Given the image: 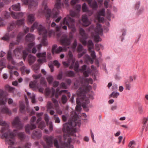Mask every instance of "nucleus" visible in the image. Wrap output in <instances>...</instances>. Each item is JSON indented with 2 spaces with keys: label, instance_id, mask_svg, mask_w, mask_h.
Wrapping results in <instances>:
<instances>
[{
  "label": "nucleus",
  "instance_id": "de8ad7c7",
  "mask_svg": "<svg viewBox=\"0 0 148 148\" xmlns=\"http://www.w3.org/2000/svg\"><path fill=\"white\" fill-rule=\"evenodd\" d=\"M53 78L52 76H49L47 78V79L49 84H51L53 81Z\"/></svg>",
  "mask_w": 148,
  "mask_h": 148
},
{
  "label": "nucleus",
  "instance_id": "bf43d9fd",
  "mask_svg": "<svg viewBox=\"0 0 148 148\" xmlns=\"http://www.w3.org/2000/svg\"><path fill=\"white\" fill-rule=\"evenodd\" d=\"M55 117V122L56 123H59L60 122V120L58 116V115L56 114H55L54 115Z\"/></svg>",
  "mask_w": 148,
  "mask_h": 148
},
{
  "label": "nucleus",
  "instance_id": "cd10ccee",
  "mask_svg": "<svg viewBox=\"0 0 148 148\" xmlns=\"http://www.w3.org/2000/svg\"><path fill=\"white\" fill-rule=\"evenodd\" d=\"M119 95V92H115L113 91L109 96V98L110 99L112 97L113 98H117Z\"/></svg>",
  "mask_w": 148,
  "mask_h": 148
},
{
  "label": "nucleus",
  "instance_id": "2eb2a0df",
  "mask_svg": "<svg viewBox=\"0 0 148 148\" xmlns=\"http://www.w3.org/2000/svg\"><path fill=\"white\" fill-rule=\"evenodd\" d=\"M32 135L33 138L39 139L41 137L42 134L40 131H36L33 132Z\"/></svg>",
  "mask_w": 148,
  "mask_h": 148
},
{
  "label": "nucleus",
  "instance_id": "393cba45",
  "mask_svg": "<svg viewBox=\"0 0 148 148\" xmlns=\"http://www.w3.org/2000/svg\"><path fill=\"white\" fill-rule=\"evenodd\" d=\"M88 47L89 50L92 49L94 47V44L91 40H89L87 42Z\"/></svg>",
  "mask_w": 148,
  "mask_h": 148
},
{
  "label": "nucleus",
  "instance_id": "79ce46f5",
  "mask_svg": "<svg viewBox=\"0 0 148 148\" xmlns=\"http://www.w3.org/2000/svg\"><path fill=\"white\" fill-rule=\"evenodd\" d=\"M25 109V105L23 104H21L20 105V111L21 113H23Z\"/></svg>",
  "mask_w": 148,
  "mask_h": 148
},
{
  "label": "nucleus",
  "instance_id": "f8f14e48",
  "mask_svg": "<svg viewBox=\"0 0 148 148\" xmlns=\"http://www.w3.org/2000/svg\"><path fill=\"white\" fill-rule=\"evenodd\" d=\"M72 127L67 125V123H65L63 125L62 130L64 132L70 133Z\"/></svg>",
  "mask_w": 148,
  "mask_h": 148
},
{
  "label": "nucleus",
  "instance_id": "f704fd0d",
  "mask_svg": "<svg viewBox=\"0 0 148 148\" xmlns=\"http://www.w3.org/2000/svg\"><path fill=\"white\" fill-rule=\"evenodd\" d=\"M24 18L18 20L16 22V24L19 26L23 25L24 23Z\"/></svg>",
  "mask_w": 148,
  "mask_h": 148
},
{
  "label": "nucleus",
  "instance_id": "58836bf2",
  "mask_svg": "<svg viewBox=\"0 0 148 148\" xmlns=\"http://www.w3.org/2000/svg\"><path fill=\"white\" fill-rule=\"evenodd\" d=\"M46 52H45L43 53H38L36 54V56L38 58L45 57H46Z\"/></svg>",
  "mask_w": 148,
  "mask_h": 148
},
{
  "label": "nucleus",
  "instance_id": "2f4dec72",
  "mask_svg": "<svg viewBox=\"0 0 148 148\" xmlns=\"http://www.w3.org/2000/svg\"><path fill=\"white\" fill-rule=\"evenodd\" d=\"M82 9L83 12H88V7L86 3H84L82 7Z\"/></svg>",
  "mask_w": 148,
  "mask_h": 148
},
{
  "label": "nucleus",
  "instance_id": "69168bd1",
  "mask_svg": "<svg viewBox=\"0 0 148 148\" xmlns=\"http://www.w3.org/2000/svg\"><path fill=\"white\" fill-rule=\"evenodd\" d=\"M53 63L54 65L57 66L58 68L60 66V64L59 63L58 61L57 60H54L53 61Z\"/></svg>",
  "mask_w": 148,
  "mask_h": 148
},
{
  "label": "nucleus",
  "instance_id": "a211bd4d",
  "mask_svg": "<svg viewBox=\"0 0 148 148\" xmlns=\"http://www.w3.org/2000/svg\"><path fill=\"white\" fill-rule=\"evenodd\" d=\"M90 103V101L89 99L85 100L82 103V107L83 109L85 110L86 111L88 112L89 111L88 106L87 105Z\"/></svg>",
  "mask_w": 148,
  "mask_h": 148
},
{
  "label": "nucleus",
  "instance_id": "c03bdc74",
  "mask_svg": "<svg viewBox=\"0 0 148 148\" xmlns=\"http://www.w3.org/2000/svg\"><path fill=\"white\" fill-rule=\"evenodd\" d=\"M37 61L40 64H42L43 62H47L46 57H43L42 58L39 59L37 60Z\"/></svg>",
  "mask_w": 148,
  "mask_h": 148
},
{
  "label": "nucleus",
  "instance_id": "473e14b6",
  "mask_svg": "<svg viewBox=\"0 0 148 148\" xmlns=\"http://www.w3.org/2000/svg\"><path fill=\"white\" fill-rule=\"evenodd\" d=\"M87 93L86 89L80 88L79 89V93L81 95H83Z\"/></svg>",
  "mask_w": 148,
  "mask_h": 148
},
{
  "label": "nucleus",
  "instance_id": "680f3d73",
  "mask_svg": "<svg viewBox=\"0 0 148 148\" xmlns=\"http://www.w3.org/2000/svg\"><path fill=\"white\" fill-rule=\"evenodd\" d=\"M77 45V41L76 40H74V42L73 43L72 46V48L73 49H76Z\"/></svg>",
  "mask_w": 148,
  "mask_h": 148
},
{
  "label": "nucleus",
  "instance_id": "a19ab883",
  "mask_svg": "<svg viewBox=\"0 0 148 148\" xmlns=\"http://www.w3.org/2000/svg\"><path fill=\"white\" fill-rule=\"evenodd\" d=\"M53 141V143L54 144L55 146L57 148H59L60 147V146L58 144V141L57 139L56 138H55L54 137Z\"/></svg>",
  "mask_w": 148,
  "mask_h": 148
},
{
  "label": "nucleus",
  "instance_id": "aec40b11",
  "mask_svg": "<svg viewBox=\"0 0 148 148\" xmlns=\"http://www.w3.org/2000/svg\"><path fill=\"white\" fill-rule=\"evenodd\" d=\"M29 62L30 64H33L36 59V58L32 55L30 54L29 55Z\"/></svg>",
  "mask_w": 148,
  "mask_h": 148
},
{
  "label": "nucleus",
  "instance_id": "9d476101",
  "mask_svg": "<svg viewBox=\"0 0 148 148\" xmlns=\"http://www.w3.org/2000/svg\"><path fill=\"white\" fill-rule=\"evenodd\" d=\"M66 21L69 23H75V20L71 18L69 15H68L64 18L62 21L63 24H66Z\"/></svg>",
  "mask_w": 148,
  "mask_h": 148
},
{
  "label": "nucleus",
  "instance_id": "49530a36",
  "mask_svg": "<svg viewBox=\"0 0 148 148\" xmlns=\"http://www.w3.org/2000/svg\"><path fill=\"white\" fill-rule=\"evenodd\" d=\"M83 49V46L81 44H79L77 46V51L79 53L81 52Z\"/></svg>",
  "mask_w": 148,
  "mask_h": 148
},
{
  "label": "nucleus",
  "instance_id": "9b49d317",
  "mask_svg": "<svg viewBox=\"0 0 148 148\" xmlns=\"http://www.w3.org/2000/svg\"><path fill=\"white\" fill-rule=\"evenodd\" d=\"M69 58L68 59L69 61H71V65L70 66V69H72L74 66V64L75 63V59L73 58V55L72 52L71 51H69Z\"/></svg>",
  "mask_w": 148,
  "mask_h": 148
},
{
  "label": "nucleus",
  "instance_id": "e433bc0d",
  "mask_svg": "<svg viewBox=\"0 0 148 148\" xmlns=\"http://www.w3.org/2000/svg\"><path fill=\"white\" fill-rule=\"evenodd\" d=\"M15 24L14 22H12L9 25L7 29L9 31H12L13 30L14 27L15 26Z\"/></svg>",
  "mask_w": 148,
  "mask_h": 148
},
{
  "label": "nucleus",
  "instance_id": "e2e57ef3",
  "mask_svg": "<svg viewBox=\"0 0 148 148\" xmlns=\"http://www.w3.org/2000/svg\"><path fill=\"white\" fill-rule=\"evenodd\" d=\"M64 145L65 147H66V148H74V147L73 145H70V143H64Z\"/></svg>",
  "mask_w": 148,
  "mask_h": 148
},
{
  "label": "nucleus",
  "instance_id": "c9c22d12",
  "mask_svg": "<svg viewBox=\"0 0 148 148\" xmlns=\"http://www.w3.org/2000/svg\"><path fill=\"white\" fill-rule=\"evenodd\" d=\"M79 64L78 61L75 62V64H74V69L75 71H79Z\"/></svg>",
  "mask_w": 148,
  "mask_h": 148
},
{
  "label": "nucleus",
  "instance_id": "4d7b16f0",
  "mask_svg": "<svg viewBox=\"0 0 148 148\" xmlns=\"http://www.w3.org/2000/svg\"><path fill=\"white\" fill-rule=\"evenodd\" d=\"M8 132H5L3 133L2 135V136L1 137L2 138H5L6 139H8L9 137H8Z\"/></svg>",
  "mask_w": 148,
  "mask_h": 148
},
{
  "label": "nucleus",
  "instance_id": "423d86ee",
  "mask_svg": "<svg viewBox=\"0 0 148 148\" xmlns=\"http://www.w3.org/2000/svg\"><path fill=\"white\" fill-rule=\"evenodd\" d=\"M12 124L13 126H16L19 130L21 129L23 127V125L21 123L20 119L18 116L15 117Z\"/></svg>",
  "mask_w": 148,
  "mask_h": 148
},
{
  "label": "nucleus",
  "instance_id": "b1692460",
  "mask_svg": "<svg viewBox=\"0 0 148 148\" xmlns=\"http://www.w3.org/2000/svg\"><path fill=\"white\" fill-rule=\"evenodd\" d=\"M18 137L21 140L25 139L26 138V135L23 132H20L18 134Z\"/></svg>",
  "mask_w": 148,
  "mask_h": 148
},
{
  "label": "nucleus",
  "instance_id": "72a5a7b5",
  "mask_svg": "<svg viewBox=\"0 0 148 148\" xmlns=\"http://www.w3.org/2000/svg\"><path fill=\"white\" fill-rule=\"evenodd\" d=\"M121 32H122V34L120 36V38L121 39V41H123L124 39V36L125 35L126 33V30L125 29H122Z\"/></svg>",
  "mask_w": 148,
  "mask_h": 148
},
{
  "label": "nucleus",
  "instance_id": "09e8293b",
  "mask_svg": "<svg viewBox=\"0 0 148 148\" xmlns=\"http://www.w3.org/2000/svg\"><path fill=\"white\" fill-rule=\"evenodd\" d=\"M77 132V130L76 128L74 129L73 128V127H72V130H71V132L70 133V134H71L73 136H74L75 137L76 136V134H75V133Z\"/></svg>",
  "mask_w": 148,
  "mask_h": 148
},
{
  "label": "nucleus",
  "instance_id": "6ab92c4d",
  "mask_svg": "<svg viewBox=\"0 0 148 148\" xmlns=\"http://www.w3.org/2000/svg\"><path fill=\"white\" fill-rule=\"evenodd\" d=\"M64 74L66 76L70 77H73L75 75L74 72L71 70L66 71L64 73Z\"/></svg>",
  "mask_w": 148,
  "mask_h": 148
},
{
  "label": "nucleus",
  "instance_id": "a878e982",
  "mask_svg": "<svg viewBox=\"0 0 148 148\" xmlns=\"http://www.w3.org/2000/svg\"><path fill=\"white\" fill-rule=\"evenodd\" d=\"M66 49L67 47L66 46H64L63 48L61 46H59L57 49L55 53H59L63 50H66Z\"/></svg>",
  "mask_w": 148,
  "mask_h": 148
},
{
  "label": "nucleus",
  "instance_id": "bb28decb",
  "mask_svg": "<svg viewBox=\"0 0 148 148\" xmlns=\"http://www.w3.org/2000/svg\"><path fill=\"white\" fill-rule=\"evenodd\" d=\"M89 5L93 9L97 8L98 6L97 3L95 0H94L93 2H92Z\"/></svg>",
  "mask_w": 148,
  "mask_h": 148
},
{
  "label": "nucleus",
  "instance_id": "3c124183",
  "mask_svg": "<svg viewBox=\"0 0 148 148\" xmlns=\"http://www.w3.org/2000/svg\"><path fill=\"white\" fill-rule=\"evenodd\" d=\"M0 66H3V67L0 68V70L1 71L4 68L6 67V65L4 63L3 60H0Z\"/></svg>",
  "mask_w": 148,
  "mask_h": 148
},
{
  "label": "nucleus",
  "instance_id": "c756f323",
  "mask_svg": "<svg viewBox=\"0 0 148 148\" xmlns=\"http://www.w3.org/2000/svg\"><path fill=\"white\" fill-rule=\"evenodd\" d=\"M147 123H148V117L146 118L144 117L143 118L142 122L143 130L145 129L146 124H147Z\"/></svg>",
  "mask_w": 148,
  "mask_h": 148
},
{
  "label": "nucleus",
  "instance_id": "8fccbe9b",
  "mask_svg": "<svg viewBox=\"0 0 148 148\" xmlns=\"http://www.w3.org/2000/svg\"><path fill=\"white\" fill-rule=\"evenodd\" d=\"M71 63V61H69V60H68L67 62L66 61L63 62L62 63L64 66L66 67H69L70 64Z\"/></svg>",
  "mask_w": 148,
  "mask_h": 148
},
{
  "label": "nucleus",
  "instance_id": "412c9836",
  "mask_svg": "<svg viewBox=\"0 0 148 148\" xmlns=\"http://www.w3.org/2000/svg\"><path fill=\"white\" fill-rule=\"evenodd\" d=\"M28 21L31 23H33L35 20V14H31L27 16Z\"/></svg>",
  "mask_w": 148,
  "mask_h": 148
},
{
  "label": "nucleus",
  "instance_id": "f3484780",
  "mask_svg": "<svg viewBox=\"0 0 148 148\" xmlns=\"http://www.w3.org/2000/svg\"><path fill=\"white\" fill-rule=\"evenodd\" d=\"M65 25L68 26L69 29H71L72 32H75L76 31L75 23H69L66 21V24Z\"/></svg>",
  "mask_w": 148,
  "mask_h": 148
},
{
  "label": "nucleus",
  "instance_id": "1a4fd4ad",
  "mask_svg": "<svg viewBox=\"0 0 148 148\" xmlns=\"http://www.w3.org/2000/svg\"><path fill=\"white\" fill-rule=\"evenodd\" d=\"M39 33L42 34L44 38L47 37V32L45 27H43L41 24L37 28Z\"/></svg>",
  "mask_w": 148,
  "mask_h": 148
},
{
  "label": "nucleus",
  "instance_id": "7c9ffc66",
  "mask_svg": "<svg viewBox=\"0 0 148 148\" xmlns=\"http://www.w3.org/2000/svg\"><path fill=\"white\" fill-rule=\"evenodd\" d=\"M85 57L86 60L90 62L91 64H92L93 63L94 59L91 58L90 56L88 54H86L85 56Z\"/></svg>",
  "mask_w": 148,
  "mask_h": 148
},
{
  "label": "nucleus",
  "instance_id": "4c0bfd02",
  "mask_svg": "<svg viewBox=\"0 0 148 148\" xmlns=\"http://www.w3.org/2000/svg\"><path fill=\"white\" fill-rule=\"evenodd\" d=\"M23 38V35L22 33H19L18 35L16 41L18 42H20L21 41Z\"/></svg>",
  "mask_w": 148,
  "mask_h": 148
},
{
  "label": "nucleus",
  "instance_id": "4468645a",
  "mask_svg": "<svg viewBox=\"0 0 148 148\" xmlns=\"http://www.w3.org/2000/svg\"><path fill=\"white\" fill-rule=\"evenodd\" d=\"M82 21L83 22V25L84 26H88L90 24V22L86 16H82Z\"/></svg>",
  "mask_w": 148,
  "mask_h": 148
},
{
  "label": "nucleus",
  "instance_id": "5701e85b",
  "mask_svg": "<svg viewBox=\"0 0 148 148\" xmlns=\"http://www.w3.org/2000/svg\"><path fill=\"white\" fill-rule=\"evenodd\" d=\"M12 9L15 11H19L20 10V4L18 3V4L13 5L12 6Z\"/></svg>",
  "mask_w": 148,
  "mask_h": 148
},
{
  "label": "nucleus",
  "instance_id": "ea45409f",
  "mask_svg": "<svg viewBox=\"0 0 148 148\" xmlns=\"http://www.w3.org/2000/svg\"><path fill=\"white\" fill-rule=\"evenodd\" d=\"M98 16H104L105 14V10L104 8H102L98 12Z\"/></svg>",
  "mask_w": 148,
  "mask_h": 148
},
{
  "label": "nucleus",
  "instance_id": "338daca9",
  "mask_svg": "<svg viewBox=\"0 0 148 148\" xmlns=\"http://www.w3.org/2000/svg\"><path fill=\"white\" fill-rule=\"evenodd\" d=\"M28 53L25 50H23V57L24 59L26 58L27 56Z\"/></svg>",
  "mask_w": 148,
  "mask_h": 148
},
{
  "label": "nucleus",
  "instance_id": "603ef678",
  "mask_svg": "<svg viewBox=\"0 0 148 148\" xmlns=\"http://www.w3.org/2000/svg\"><path fill=\"white\" fill-rule=\"evenodd\" d=\"M62 100L63 103H65L67 101V97L66 95H63L62 97Z\"/></svg>",
  "mask_w": 148,
  "mask_h": 148
},
{
  "label": "nucleus",
  "instance_id": "37998d69",
  "mask_svg": "<svg viewBox=\"0 0 148 148\" xmlns=\"http://www.w3.org/2000/svg\"><path fill=\"white\" fill-rule=\"evenodd\" d=\"M5 142L8 143L9 145H13L14 144V142L10 139H6L5 140Z\"/></svg>",
  "mask_w": 148,
  "mask_h": 148
},
{
  "label": "nucleus",
  "instance_id": "dca6fc26",
  "mask_svg": "<svg viewBox=\"0 0 148 148\" xmlns=\"http://www.w3.org/2000/svg\"><path fill=\"white\" fill-rule=\"evenodd\" d=\"M1 111L2 113L7 114L10 115L12 114V111L7 107H4L0 108Z\"/></svg>",
  "mask_w": 148,
  "mask_h": 148
},
{
  "label": "nucleus",
  "instance_id": "774afa93",
  "mask_svg": "<svg viewBox=\"0 0 148 148\" xmlns=\"http://www.w3.org/2000/svg\"><path fill=\"white\" fill-rule=\"evenodd\" d=\"M9 134L10 136V137H9V138L12 139H14V137L16 135L15 133H14L13 132H11Z\"/></svg>",
  "mask_w": 148,
  "mask_h": 148
},
{
  "label": "nucleus",
  "instance_id": "f03ea898",
  "mask_svg": "<svg viewBox=\"0 0 148 148\" xmlns=\"http://www.w3.org/2000/svg\"><path fill=\"white\" fill-rule=\"evenodd\" d=\"M44 139L46 145H44V148H50L53 147L54 137L53 136H47L44 137Z\"/></svg>",
  "mask_w": 148,
  "mask_h": 148
},
{
  "label": "nucleus",
  "instance_id": "13d9d810",
  "mask_svg": "<svg viewBox=\"0 0 148 148\" xmlns=\"http://www.w3.org/2000/svg\"><path fill=\"white\" fill-rule=\"evenodd\" d=\"M57 45L56 44L53 45L52 46V52L53 54H54L55 52L56 51V50Z\"/></svg>",
  "mask_w": 148,
  "mask_h": 148
},
{
  "label": "nucleus",
  "instance_id": "0eeeda50",
  "mask_svg": "<svg viewBox=\"0 0 148 148\" xmlns=\"http://www.w3.org/2000/svg\"><path fill=\"white\" fill-rule=\"evenodd\" d=\"M60 42L62 45L64 46H69L71 43V41L70 38H68L67 36L65 35L62 36L60 40Z\"/></svg>",
  "mask_w": 148,
  "mask_h": 148
},
{
  "label": "nucleus",
  "instance_id": "20e7f679",
  "mask_svg": "<svg viewBox=\"0 0 148 148\" xmlns=\"http://www.w3.org/2000/svg\"><path fill=\"white\" fill-rule=\"evenodd\" d=\"M8 93L5 92L2 89H0V103L1 105H5L7 101V98H3L7 96Z\"/></svg>",
  "mask_w": 148,
  "mask_h": 148
},
{
  "label": "nucleus",
  "instance_id": "c85d7f7f",
  "mask_svg": "<svg viewBox=\"0 0 148 148\" xmlns=\"http://www.w3.org/2000/svg\"><path fill=\"white\" fill-rule=\"evenodd\" d=\"M37 81L36 80H34L33 82H31L29 84V86L30 88H36Z\"/></svg>",
  "mask_w": 148,
  "mask_h": 148
},
{
  "label": "nucleus",
  "instance_id": "a18cd8bd",
  "mask_svg": "<svg viewBox=\"0 0 148 148\" xmlns=\"http://www.w3.org/2000/svg\"><path fill=\"white\" fill-rule=\"evenodd\" d=\"M7 59L9 61L13 59L12 56V52L11 51H8V52Z\"/></svg>",
  "mask_w": 148,
  "mask_h": 148
},
{
  "label": "nucleus",
  "instance_id": "052dcab7",
  "mask_svg": "<svg viewBox=\"0 0 148 148\" xmlns=\"http://www.w3.org/2000/svg\"><path fill=\"white\" fill-rule=\"evenodd\" d=\"M135 144V142L134 140H132L128 144V147L130 148H134V146L132 145Z\"/></svg>",
  "mask_w": 148,
  "mask_h": 148
},
{
  "label": "nucleus",
  "instance_id": "ddd939ff",
  "mask_svg": "<svg viewBox=\"0 0 148 148\" xmlns=\"http://www.w3.org/2000/svg\"><path fill=\"white\" fill-rule=\"evenodd\" d=\"M35 38V36L34 35L30 33H28L25 37V40L30 42L33 41Z\"/></svg>",
  "mask_w": 148,
  "mask_h": 148
},
{
  "label": "nucleus",
  "instance_id": "0e129e2a",
  "mask_svg": "<svg viewBox=\"0 0 148 148\" xmlns=\"http://www.w3.org/2000/svg\"><path fill=\"white\" fill-rule=\"evenodd\" d=\"M94 40L96 42H98L99 41H101V38L99 35H97L95 36Z\"/></svg>",
  "mask_w": 148,
  "mask_h": 148
},
{
  "label": "nucleus",
  "instance_id": "f257e3e1",
  "mask_svg": "<svg viewBox=\"0 0 148 148\" xmlns=\"http://www.w3.org/2000/svg\"><path fill=\"white\" fill-rule=\"evenodd\" d=\"M44 12L46 13L45 16L47 19H49L50 17L54 19L58 17V15L59 14V11L58 10L54 13H52L51 10L48 8L47 4L44 5Z\"/></svg>",
  "mask_w": 148,
  "mask_h": 148
},
{
  "label": "nucleus",
  "instance_id": "4be33fe9",
  "mask_svg": "<svg viewBox=\"0 0 148 148\" xmlns=\"http://www.w3.org/2000/svg\"><path fill=\"white\" fill-rule=\"evenodd\" d=\"M12 14L14 16L13 18L15 19H18L20 18H21L24 15L23 13L22 12H20L16 14V15H15V13L14 12H12Z\"/></svg>",
  "mask_w": 148,
  "mask_h": 148
},
{
  "label": "nucleus",
  "instance_id": "5fc2aeb1",
  "mask_svg": "<svg viewBox=\"0 0 148 148\" xmlns=\"http://www.w3.org/2000/svg\"><path fill=\"white\" fill-rule=\"evenodd\" d=\"M45 124L44 121H42L40 122L39 125V127L41 129H43L45 127Z\"/></svg>",
  "mask_w": 148,
  "mask_h": 148
},
{
  "label": "nucleus",
  "instance_id": "6e6552de",
  "mask_svg": "<svg viewBox=\"0 0 148 148\" xmlns=\"http://www.w3.org/2000/svg\"><path fill=\"white\" fill-rule=\"evenodd\" d=\"M23 3L27 5L29 4V7L30 8L32 6L36 7L38 5V3L37 1L34 0H22Z\"/></svg>",
  "mask_w": 148,
  "mask_h": 148
},
{
  "label": "nucleus",
  "instance_id": "6e6d98bb",
  "mask_svg": "<svg viewBox=\"0 0 148 148\" xmlns=\"http://www.w3.org/2000/svg\"><path fill=\"white\" fill-rule=\"evenodd\" d=\"M25 131L27 133H28L29 134H30V125H29V124H27L25 126Z\"/></svg>",
  "mask_w": 148,
  "mask_h": 148
},
{
  "label": "nucleus",
  "instance_id": "39448f33",
  "mask_svg": "<svg viewBox=\"0 0 148 148\" xmlns=\"http://www.w3.org/2000/svg\"><path fill=\"white\" fill-rule=\"evenodd\" d=\"M79 71L83 73L84 76L86 77H88L89 74L91 73V70L89 67H87L86 65L84 64L79 69Z\"/></svg>",
  "mask_w": 148,
  "mask_h": 148
},
{
  "label": "nucleus",
  "instance_id": "7ed1b4c3",
  "mask_svg": "<svg viewBox=\"0 0 148 148\" xmlns=\"http://www.w3.org/2000/svg\"><path fill=\"white\" fill-rule=\"evenodd\" d=\"M79 31L81 35L80 41L84 45H86L87 44L86 40L88 38V35L86 34L84 29L82 28H80Z\"/></svg>",
  "mask_w": 148,
  "mask_h": 148
},
{
  "label": "nucleus",
  "instance_id": "864d4df0",
  "mask_svg": "<svg viewBox=\"0 0 148 148\" xmlns=\"http://www.w3.org/2000/svg\"><path fill=\"white\" fill-rule=\"evenodd\" d=\"M43 38L42 40V45L45 46H46L48 44L47 42V38H46L45 37V38H44L43 36Z\"/></svg>",
  "mask_w": 148,
  "mask_h": 148
}]
</instances>
